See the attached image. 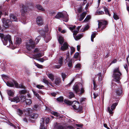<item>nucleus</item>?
<instances>
[{"mask_svg":"<svg viewBox=\"0 0 129 129\" xmlns=\"http://www.w3.org/2000/svg\"><path fill=\"white\" fill-rule=\"evenodd\" d=\"M22 9L21 10L20 12L22 13L21 15L23 17L21 18V22L23 24H25L26 23V17L25 16V14L27 13V9L28 7H26L23 5L22 6Z\"/></svg>","mask_w":129,"mask_h":129,"instance_id":"20e7f679","label":"nucleus"},{"mask_svg":"<svg viewBox=\"0 0 129 129\" xmlns=\"http://www.w3.org/2000/svg\"><path fill=\"white\" fill-rule=\"evenodd\" d=\"M69 45L67 42H64L61 46L60 50L62 51L67 50L69 49Z\"/></svg>","mask_w":129,"mask_h":129,"instance_id":"9d476101","label":"nucleus"},{"mask_svg":"<svg viewBox=\"0 0 129 129\" xmlns=\"http://www.w3.org/2000/svg\"><path fill=\"white\" fill-rule=\"evenodd\" d=\"M25 103L26 105H30L32 103V101L30 99H26Z\"/></svg>","mask_w":129,"mask_h":129,"instance_id":"473e14b6","label":"nucleus"},{"mask_svg":"<svg viewBox=\"0 0 129 129\" xmlns=\"http://www.w3.org/2000/svg\"><path fill=\"white\" fill-rule=\"evenodd\" d=\"M7 85L10 87H13L14 86V84L12 81H8L6 83Z\"/></svg>","mask_w":129,"mask_h":129,"instance_id":"f3484780","label":"nucleus"},{"mask_svg":"<svg viewBox=\"0 0 129 129\" xmlns=\"http://www.w3.org/2000/svg\"><path fill=\"white\" fill-rule=\"evenodd\" d=\"M62 66V65H56L54 66V68L56 69H59Z\"/></svg>","mask_w":129,"mask_h":129,"instance_id":"13d9d810","label":"nucleus"},{"mask_svg":"<svg viewBox=\"0 0 129 129\" xmlns=\"http://www.w3.org/2000/svg\"><path fill=\"white\" fill-rule=\"evenodd\" d=\"M89 28V27L88 25H86L84 28L83 29V31H84L87 30Z\"/></svg>","mask_w":129,"mask_h":129,"instance_id":"bf43d9fd","label":"nucleus"},{"mask_svg":"<svg viewBox=\"0 0 129 129\" xmlns=\"http://www.w3.org/2000/svg\"><path fill=\"white\" fill-rule=\"evenodd\" d=\"M39 33L41 36L45 37V31L43 30H40L39 31Z\"/></svg>","mask_w":129,"mask_h":129,"instance_id":"c9c22d12","label":"nucleus"},{"mask_svg":"<svg viewBox=\"0 0 129 129\" xmlns=\"http://www.w3.org/2000/svg\"><path fill=\"white\" fill-rule=\"evenodd\" d=\"M86 99L85 98H82L80 99V103L82 104V103L83 102L85 101L86 100Z\"/></svg>","mask_w":129,"mask_h":129,"instance_id":"09e8293b","label":"nucleus"},{"mask_svg":"<svg viewBox=\"0 0 129 129\" xmlns=\"http://www.w3.org/2000/svg\"><path fill=\"white\" fill-rule=\"evenodd\" d=\"M56 13V11H52L50 13V14H51L53 16Z\"/></svg>","mask_w":129,"mask_h":129,"instance_id":"69168bd1","label":"nucleus"},{"mask_svg":"<svg viewBox=\"0 0 129 129\" xmlns=\"http://www.w3.org/2000/svg\"><path fill=\"white\" fill-rule=\"evenodd\" d=\"M19 98L20 99V100L21 101L24 102L26 100V96L23 95L22 94H20L19 96Z\"/></svg>","mask_w":129,"mask_h":129,"instance_id":"412c9836","label":"nucleus"},{"mask_svg":"<svg viewBox=\"0 0 129 129\" xmlns=\"http://www.w3.org/2000/svg\"><path fill=\"white\" fill-rule=\"evenodd\" d=\"M54 17L56 18L59 19L60 18H63L64 16L63 14L61 12H58Z\"/></svg>","mask_w":129,"mask_h":129,"instance_id":"4468645a","label":"nucleus"},{"mask_svg":"<svg viewBox=\"0 0 129 129\" xmlns=\"http://www.w3.org/2000/svg\"><path fill=\"white\" fill-rule=\"evenodd\" d=\"M82 35L80 34L79 35L76 37L75 40H79L82 37Z\"/></svg>","mask_w":129,"mask_h":129,"instance_id":"c03bdc74","label":"nucleus"},{"mask_svg":"<svg viewBox=\"0 0 129 129\" xmlns=\"http://www.w3.org/2000/svg\"><path fill=\"white\" fill-rule=\"evenodd\" d=\"M17 112L18 115L20 116L22 115L23 113L22 111L20 109H18Z\"/></svg>","mask_w":129,"mask_h":129,"instance_id":"79ce46f5","label":"nucleus"},{"mask_svg":"<svg viewBox=\"0 0 129 129\" xmlns=\"http://www.w3.org/2000/svg\"><path fill=\"white\" fill-rule=\"evenodd\" d=\"M27 92L26 90L25 89H23L20 91L19 92V93L20 94H24Z\"/></svg>","mask_w":129,"mask_h":129,"instance_id":"f704fd0d","label":"nucleus"},{"mask_svg":"<svg viewBox=\"0 0 129 129\" xmlns=\"http://www.w3.org/2000/svg\"><path fill=\"white\" fill-rule=\"evenodd\" d=\"M122 90L121 87H119L115 90V92L113 94L114 97L116 98H119L122 95Z\"/></svg>","mask_w":129,"mask_h":129,"instance_id":"0eeeda50","label":"nucleus"},{"mask_svg":"<svg viewBox=\"0 0 129 129\" xmlns=\"http://www.w3.org/2000/svg\"><path fill=\"white\" fill-rule=\"evenodd\" d=\"M9 100H11L12 102H16V103L20 102V99L19 96H18L14 97L12 99L9 97Z\"/></svg>","mask_w":129,"mask_h":129,"instance_id":"ddd939ff","label":"nucleus"},{"mask_svg":"<svg viewBox=\"0 0 129 129\" xmlns=\"http://www.w3.org/2000/svg\"><path fill=\"white\" fill-rule=\"evenodd\" d=\"M113 72L112 77L114 80L118 82H120V80L121 79L120 77L122 76V74L120 71L119 67L115 68Z\"/></svg>","mask_w":129,"mask_h":129,"instance_id":"f03ea898","label":"nucleus"},{"mask_svg":"<svg viewBox=\"0 0 129 129\" xmlns=\"http://www.w3.org/2000/svg\"><path fill=\"white\" fill-rule=\"evenodd\" d=\"M61 76L62 78H67V75L65 73H62L61 74Z\"/></svg>","mask_w":129,"mask_h":129,"instance_id":"5fc2aeb1","label":"nucleus"},{"mask_svg":"<svg viewBox=\"0 0 129 129\" xmlns=\"http://www.w3.org/2000/svg\"><path fill=\"white\" fill-rule=\"evenodd\" d=\"M96 14H97L101 15L104 14V13L103 11H98V10L96 12Z\"/></svg>","mask_w":129,"mask_h":129,"instance_id":"37998d69","label":"nucleus"},{"mask_svg":"<svg viewBox=\"0 0 129 129\" xmlns=\"http://www.w3.org/2000/svg\"><path fill=\"white\" fill-rule=\"evenodd\" d=\"M37 60L41 62H43L44 61V59L43 58H40Z\"/></svg>","mask_w":129,"mask_h":129,"instance_id":"0e129e2a","label":"nucleus"},{"mask_svg":"<svg viewBox=\"0 0 129 129\" xmlns=\"http://www.w3.org/2000/svg\"><path fill=\"white\" fill-rule=\"evenodd\" d=\"M2 21L3 23V26L5 28V29L9 28L12 23L11 21L9 19H6L5 18H2Z\"/></svg>","mask_w":129,"mask_h":129,"instance_id":"423d86ee","label":"nucleus"},{"mask_svg":"<svg viewBox=\"0 0 129 129\" xmlns=\"http://www.w3.org/2000/svg\"><path fill=\"white\" fill-rule=\"evenodd\" d=\"M36 20L37 23L38 25H41L43 24V20L41 16H38Z\"/></svg>","mask_w":129,"mask_h":129,"instance_id":"9b49d317","label":"nucleus"},{"mask_svg":"<svg viewBox=\"0 0 129 129\" xmlns=\"http://www.w3.org/2000/svg\"><path fill=\"white\" fill-rule=\"evenodd\" d=\"M117 105V103H114L112 104L111 106V109L110 107H108V111L110 114L112 115L113 114L114 112H113V111L114 110Z\"/></svg>","mask_w":129,"mask_h":129,"instance_id":"1a4fd4ad","label":"nucleus"},{"mask_svg":"<svg viewBox=\"0 0 129 129\" xmlns=\"http://www.w3.org/2000/svg\"><path fill=\"white\" fill-rule=\"evenodd\" d=\"M46 75L48 77L51 79L52 81L54 80V76L51 73H46Z\"/></svg>","mask_w":129,"mask_h":129,"instance_id":"aec40b11","label":"nucleus"},{"mask_svg":"<svg viewBox=\"0 0 129 129\" xmlns=\"http://www.w3.org/2000/svg\"><path fill=\"white\" fill-rule=\"evenodd\" d=\"M84 90L83 88H81L80 90V94H81L84 93Z\"/></svg>","mask_w":129,"mask_h":129,"instance_id":"680f3d73","label":"nucleus"},{"mask_svg":"<svg viewBox=\"0 0 129 129\" xmlns=\"http://www.w3.org/2000/svg\"><path fill=\"white\" fill-rule=\"evenodd\" d=\"M39 107V105H35L33 108V110L35 111L37 110L38 109Z\"/></svg>","mask_w":129,"mask_h":129,"instance_id":"de8ad7c7","label":"nucleus"},{"mask_svg":"<svg viewBox=\"0 0 129 129\" xmlns=\"http://www.w3.org/2000/svg\"><path fill=\"white\" fill-rule=\"evenodd\" d=\"M33 92L35 96H36L38 99L40 100H41V96L39 95V94L34 91H33Z\"/></svg>","mask_w":129,"mask_h":129,"instance_id":"bb28decb","label":"nucleus"},{"mask_svg":"<svg viewBox=\"0 0 129 129\" xmlns=\"http://www.w3.org/2000/svg\"><path fill=\"white\" fill-rule=\"evenodd\" d=\"M43 82L47 85H48L49 84L50 85H52V82H49L48 80H47L45 79H43Z\"/></svg>","mask_w":129,"mask_h":129,"instance_id":"a878e982","label":"nucleus"},{"mask_svg":"<svg viewBox=\"0 0 129 129\" xmlns=\"http://www.w3.org/2000/svg\"><path fill=\"white\" fill-rule=\"evenodd\" d=\"M69 99H71L72 98L74 97V94L72 92H70L69 93Z\"/></svg>","mask_w":129,"mask_h":129,"instance_id":"a19ab883","label":"nucleus"},{"mask_svg":"<svg viewBox=\"0 0 129 129\" xmlns=\"http://www.w3.org/2000/svg\"><path fill=\"white\" fill-rule=\"evenodd\" d=\"M113 18L114 19L117 20L119 19V18L117 13H113Z\"/></svg>","mask_w":129,"mask_h":129,"instance_id":"7c9ffc66","label":"nucleus"},{"mask_svg":"<svg viewBox=\"0 0 129 129\" xmlns=\"http://www.w3.org/2000/svg\"><path fill=\"white\" fill-rule=\"evenodd\" d=\"M56 100L59 102H62L64 101V98L62 96H60L57 98Z\"/></svg>","mask_w":129,"mask_h":129,"instance_id":"cd10ccee","label":"nucleus"},{"mask_svg":"<svg viewBox=\"0 0 129 129\" xmlns=\"http://www.w3.org/2000/svg\"><path fill=\"white\" fill-rule=\"evenodd\" d=\"M103 8L104 9L105 14L108 15L109 16H110L111 15L108 9L105 7H104Z\"/></svg>","mask_w":129,"mask_h":129,"instance_id":"4be33fe9","label":"nucleus"},{"mask_svg":"<svg viewBox=\"0 0 129 129\" xmlns=\"http://www.w3.org/2000/svg\"><path fill=\"white\" fill-rule=\"evenodd\" d=\"M86 13V12H83L80 15V17L79 19V20L80 21L83 20L85 17Z\"/></svg>","mask_w":129,"mask_h":129,"instance_id":"6ab92c4d","label":"nucleus"},{"mask_svg":"<svg viewBox=\"0 0 129 129\" xmlns=\"http://www.w3.org/2000/svg\"><path fill=\"white\" fill-rule=\"evenodd\" d=\"M0 37L4 45H7L8 41H9L10 45H13V42L11 41V36L9 35L4 36L3 34L0 33Z\"/></svg>","mask_w":129,"mask_h":129,"instance_id":"7ed1b4c3","label":"nucleus"},{"mask_svg":"<svg viewBox=\"0 0 129 129\" xmlns=\"http://www.w3.org/2000/svg\"><path fill=\"white\" fill-rule=\"evenodd\" d=\"M21 39L20 38H17L16 41V44L17 45H19L21 43Z\"/></svg>","mask_w":129,"mask_h":129,"instance_id":"c85d7f7f","label":"nucleus"},{"mask_svg":"<svg viewBox=\"0 0 129 129\" xmlns=\"http://www.w3.org/2000/svg\"><path fill=\"white\" fill-rule=\"evenodd\" d=\"M36 87L39 89H42L44 87V86L41 85H36Z\"/></svg>","mask_w":129,"mask_h":129,"instance_id":"8fccbe9b","label":"nucleus"},{"mask_svg":"<svg viewBox=\"0 0 129 129\" xmlns=\"http://www.w3.org/2000/svg\"><path fill=\"white\" fill-rule=\"evenodd\" d=\"M58 40L59 44L62 45L64 41L63 38L61 36L59 37Z\"/></svg>","mask_w":129,"mask_h":129,"instance_id":"5701e85b","label":"nucleus"},{"mask_svg":"<svg viewBox=\"0 0 129 129\" xmlns=\"http://www.w3.org/2000/svg\"><path fill=\"white\" fill-rule=\"evenodd\" d=\"M73 88L76 93H77L80 90L79 86L78 84H75L73 86Z\"/></svg>","mask_w":129,"mask_h":129,"instance_id":"f8f14e48","label":"nucleus"},{"mask_svg":"<svg viewBox=\"0 0 129 129\" xmlns=\"http://www.w3.org/2000/svg\"><path fill=\"white\" fill-rule=\"evenodd\" d=\"M38 115L36 113L32 114L30 115L31 118L33 119L37 118L38 117Z\"/></svg>","mask_w":129,"mask_h":129,"instance_id":"c756f323","label":"nucleus"},{"mask_svg":"<svg viewBox=\"0 0 129 129\" xmlns=\"http://www.w3.org/2000/svg\"><path fill=\"white\" fill-rule=\"evenodd\" d=\"M68 66L69 67H71L72 66V63L71 60L68 63Z\"/></svg>","mask_w":129,"mask_h":129,"instance_id":"052dcab7","label":"nucleus"},{"mask_svg":"<svg viewBox=\"0 0 129 129\" xmlns=\"http://www.w3.org/2000/svg\"><path fill=\"white\" fill-rule=\"evenodd\" d=\"M66 60L67 61H68L70 59V54L69 51L68 52V53L66 54Z\"/></svg>","mask_w":129,"mask_h":129,"instance_id":"49530a36","label":"nucleus"},{"mask_svg":"<svg viewBox=\"0 0 129 129\" xmlns=\"http://www.w3.org/2000/svg\"><path fill=\"white\" fill-rule=\"evenodd\" d=\"M78 11L79 13H81L82 11V8H79L78 9Z\"/></svg>","mask_w":129,"mask_h":129,"instance_id":"774afa93","label":"nucleus"},{"mask_svg":"<svg viewBox=\"0 0 129 129\" xmlns=\"http://www.w3.org/2000/svg\"><path fill=\"white\" fill-rule=\"evenodd\" d=\"M61 80L59 78H56L55 79V83L57 86H59L61 83Z\"/></svg>","mask_w":129,"mask_h":129,"instance_id":"2eb2a0df","label":"nucleus"},{"mask_svg":"<svg viewBox=\"0 0 129 129\" xmlns=\"http://www.w3.org/2000/svg\"><path fill=\"white\" fill-rule=\"evenodd\" d=\"M36 7L39 10L41 11H44V10L42 7V6L39 5H36Z\"/></svg>","mask_w":129,"mask_h":129,"instance_id":"b1692460","label":"nucleus"},{"mask_svg":"<svg viewBox=\"0 0 129 129\" xmlns=\"http://www.w3.org/2000/svg\"><path fill=\"white\" fill-rule=\"evenodd\" d=\"M80 104L79 102L75 101L72 103L71 105L74 109L78 110V112L80 113H82L83 112L82 111V106H80Z\"/></svg>","mask_w":129,"mask_h":129,"instance_id":"39448f33","label":"nucleus"},{"mask_svg":"<svg viewBox=\"0 0 129 129\" xmlns=\"http://www.w3.org/2000/svg\"><path fill=\"white\" fill-rule=\"evenodd\" d=\"M64 102L65 103L67 104L68 105H72V103L71 102L66 99L64 100Z\"/></svg>","mask_w":129,"mask_h":129,"instance_id":"58836bf2","label":"nucleus"},{"mask_svg":"<svg viewBox=\"0 0 129 129\" xmlns=\"http://www.w3.org/2000/svg\"><path fill=\"white\" fill-rule=\"evenodd\" d=\"M36 57H40L43 56L40 53H38L35 55Z\"/></svg>","mask_w":129,"mask_h":129,"instance_id":"4d7b16f0","label":"nucleus"},{"mask_svg":"<svg viewBox=\"0 0 129 129\" xmlns=\"http://www.w3.org/2000/svg\"><path fill=\"white\" fill-rule=\"evenodd\" d=\"M10 19L13 21H17V17L13 14H11L10 16Z\"/></svg>","mask_w":129,"mask_h":129,"instance_id":"dca6fc26","label":"nucleus"},{"mask_svg":"<svg viewBox=\"0 0 129 129\" xmlns=\"http://www.w3.org/2000/svg\"><path fill=\"white\" fill-rule=\"evenodd\" d=\"M90 16L89 15L87 16L85 19L83 21V22H86L88 21L90 19Z\"/></svg>","mask_w":129,"mask_h":129,"instance_id":"e433bc0d","label":"nucleus"},{"mask_svg":"<svg viewBox=\"0 0 129 129\" xmlns=\"http://www.w3.org/2000/svg\"><path fill=\"white\" fill-rule=\"evenodd\" d=\"M75 51V48L73 47H72L71 48V54L72 55Z\"/></svg>","mask_w":129,"mask_h":129,"instance_id":"603ef678","label":"nucleus"},{"mask_svg":"<svg viewBox=\"0 0 129 129\" xmlns=\"http://www.w3.org/2000/svg\"><path fill=\"white\" fill-rule=\"evenodd\" d=\"M18 88L25 89L26 87L22 84H20L19 85Z\"/></svg>","mask_w":129,"mask_h":129,"instance_id":"a18cd8bd","label":"nucleus"},{"mask_svg":"<svg viewBox=\"0 0 129 129\" xmlns=\"http://www.w3.org/2000/svg\"><path fill=\"white\" fill-rule=\"evenodd\" d=\"M79 55V53L77 52L75 53L74 55V57L75 58H77L78 57Z\"/></svg>","mask_w":129,"mask_h":129,"instance_id":"3c124183","label":"nucleus"},{"mask_svg":"<svg viewBox=\"0 0 129 129\" xmlns=\"http://www.w3.org/2000/svg\"><path fill=\"white\" fill-rule=\"evenodd\" d=\"M49 119L48 118H47L46 119L45 121L46 122V124H47L49 122Z\"/></svg>","mask_w":129,"mask_h":129,"instance_id":"338daca9","label":"nucleus"},{"mask_svg":"<svg viewBox=\"0 0 129 129\" xmlns=\"http://www.w3.org/2000/svg\"><path fill=\"white\" fill-rule=\"evenodd\" d=\"M81 66V64L79 63H78L77 64H76L75 66V68H80V67Z\"/></svg>","mask_w":129,"mask_h":129,"instance_id":"e2e57ef3","label":"nucleus"},{"mask_svg":"<svg viewBox=\"0 0 129 129\" xmlns=\"http://www.w3.org/2000/svg\"><path fill=\"white\" fill-rule=\"evenodd\" d=\"M41 38V36H39L37 37L34 42L32 39H30L26 43V46L28 50L30 51L31 49H34L35 47V44H37L39 42Z\"/></svg>","mask_w":129,"mask_h":129,"instance_id":"f257e3e1","label":"nucleus"},{"mask_svg":"<svg viewBox=\"0 0 129 129\" xmlns=\"http://www.w3.org/2000/svg\"><path fill=\"white\" fill-rule=\"evenodd\" d=\"M13 82L14 85H15V87L16 88H18L19 85L18 83L14 79H13Z\"/></svg>","mask_w":129,"mask_h":129,"instance_id":"4c0bfd02","label":"nucleus"},{"mask_svg":"<svg viewBox=\"0 0 129 129\" xmlns=\"http://www.w3.org/2000/svg\"><path fill=\"white\" fill-rule=\"evenodd\" d=\"M7 92L9 96L13 97L14 96V93L11 90H7Z\"/></svg>","mask_w":129,"mask_h":129,"instance_id":"a211bd4d","label":"nucleus"},{"mask_svg":"<svg viewBox=\"0 0 129 129\" xmlns=\"http://www.w3.org/2000/svg\"><path fill=\"white\" fill-rule=\"evenodd\" d=\"M52 114L56 116L57 117H58L59 116L58 113L56 112H55L54 111L52 112Z\"/></svg>","mask_w":129,"mask_h":129,"instance_id":"6e6d98bb","label":"nucleus"},{"mask_svg":"<svg viewBox=\"0 0 129 129\" xmlns=\"http://www.w3.org/2000/svg\"><path fill=\"white\" fill-rule=\"evenodd\" d=\"M108 24V22L106 20L99 21L98 23V28H99L102 27L101 29L103 30L106 28Z\"/></svg>","mask_w":129,"mask_h":129,"instance_id":"6e6552de","label":"nucleus"},{"mask_svg":"<svg viewBox=\"0 0 129 129\" xmlns=\"http://www.w3.org/2000/svg\"><path fill=\"white\" fill-rule=\"evenodd\" d=\"M58 63L59 64L62 65L63 63V57H61L59 58L58 60Z\"/></svg>","mask_w":129,"mask_h":129,"instance_id":"72a5a7b5","label":"nucleus"},{"mask_svg":"<svg viewBox=\"0 0 129 129\" xmlns=\"http://www.w3.org/2000/svg\"><path fill=\"white\" fill-rule=\"evenodd\" d=\"M35 65L37 67L39 68L42 69L43 68V66L40 64L36 62L35 63Z\"/></svg>","mask_w":129,"mask_h":129,"instance_id":"ea45409f","label":"nucleus"},{"mask_svg":"<svg viewBox=\"0 0 129 129\" xmlns=\"http://www.w3.org/2000/svg\"><path fill=\"white\" fill-rule=\"evenodd\" d=\"M55 127L57 129H66L64 126L60 125H57L55 126Z\"/></svg>","mask_w":129,"mask_h":129,"instance_id":"393cba45","label":"nucleus"},{"mask_svg":"<svg viewBox=\"0 0 129 129\" xmlns=\"http://www.w3.org/2000/svg\"><path fill=\"white\" fill-rule=\"evenodd\" d=\"M96 36V33H93L91 36V40L92 42L94 41V38Z\"/></svg>","mask_w":129,"mask_h":129,"instance_id":"2f4dec72","label":"nucleus"},{"mask_svg":"<svg viewBox=\"0 0 129 129\" xmlns=\"http://www.w3.org/2000/svg\"><path fill=\"white\" fill-rule=\"evenodd\" d=\"M44 120L43 118H41V122H40V125H43L44 126Z\"/></svg>","mask_w":129,"mask_h":129,"instance_id":"864d4df0","label":"nucleus"}]
</instances>
